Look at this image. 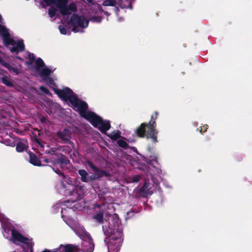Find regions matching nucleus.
<instances>
[{
    "label": "nucleus",
    "instance_id": "38",
    "mask_svg": "<svg viewBox=\"0 0 252 252\" xmlns=\"http://www.w3.org/2000/svg\"><path fill=\"white\" fill-rule=\"evenodd\" d=\"M43 80H44L45 81H46L47 82V83L50 86L56 85L54 80L52 78L50 77L49 76L46 78V79H43Z\"/></svg>",
    "mask_w": 252,
    "mask_h": 252
},
{
    "label": "nucleus",
    "instance_id": "14",
    "mask_svg": "<svg viewBox=\"0 0 252 252\" xmlns=\"http://www.w3.org/2000/svg\"><path fill=\"white\" fill-rule=\"evenodd\" d=\"M147 150L148 152L147 158H145L144 160L150 165L156 167L159 164L157 155L155 154L152 153V148L151 147H148Z\"/></svg>",
    "mask_w": 252,
    "mask_h": 252
},
{
    "label": "nucleus",
    "instance_id": "47",
    "mask_svg": "<svg viewBox=\"0 0 252 252\" xmlns=\"http://www.w3.org/2000/svg\"><path fill=\"white\" fill-rule=\"evenodd\" d=\"M51 252H63L62 249H61V245L59 248L52 250Z\"/></svg>",
    "mask_w": 252,
    "mask_h": 252
},
{
    "label": "nucleus",
    "instance_id": "41",
    "mask_svg": "<svg viewBox=\"0 0 252 252\" xmlns=\"http://www.w3.org/2000/svg\"><path fill=\"white\" fill-rule=\"evenodd\" d=\"M67 7L71 12V11L75 12L77 10L76 5L74 2L69 3Z\"/></svg>",
    "mask_w": 252,
    "mask_h": 252
},
{
    "label": "nucleus",
    "instance_id": "27",
    "mask_svg": "<svg viewBox=\"0 0 252 252\" xmlns=\"http://www.w3.org/2000/svg\"><path fill=\"white\" fill-rule=\"evenodd\" d=\"M28 146L26 142H18L16 144V149L18 152H22L26 149H27Z\"/></svg>",
    "mask_w": 252,
    "mask_h": 252
},
{
    "label": "nucleus",
    "instance_id": "22",
    "mask_svg": "<svg viewBox=\"0 0 252 252\" xmlns=\"http://www.w3.org/2000/svg\"><path fill=\"white\" fill-rule=\"evenodd\" d=\"M117 144L118 145L124 149H128L130 148L132 149L134 152H137V150L136 147H130L128 145L127 142L122 139H118L117 141Z\"/></svg>",
    "mask_w": 252,
    "mask_h": 252
},
{
    "label": "nucleus",
    "instance_id": "13",
    "mask_svg": "<svg viewBox=\"0 0 252 252\" xmlns=\"http://www.w3.org/2000/svg\"><path fill=\"white\" fill-rule=\"evenodd\" d=\"M86 164L88 165L92 170L95 172V175L97 179L103 176L109 177L110 174L108 172L104 170H102L96 167L95 164L90 160H87L86 161Z\"/></svg>",
    "mask_w": 252,
    "mask_h": 252
},
{
    "label": "nucleus",
    "instance_id": "54",
    "mask_svg": "<svg viewBox=\"0 0 252 252\" xmlns=\"http://www.w3.org/2000/svg\"><path fill=\"white\" fill-rule=\"evenodd\" d=\"M41 122H44V119H41Z\"/></svg>",
    "mask_w": 252,
    "mask_h": 252
},
{
    "label": "nucleus",
    "instance_id": "10",
    "mask_svg": "<svg viewBox=\"0 0 252 252\" xmlns=\"http://www.w3.org/2000/svg\"><path fill=\"white\" fill-rule=\"evenodd\" d=\"M117 224L113 226L105 225L102 226L103 232L107 237L106 238H112L116 236L117 233H122V230L119 226V220H117Z\"/></svg>",
    "mask_w": 252,
    "mask_h": 252
},
{
    "label": "nucleus",
    "instance_id": "24",
    "mask_svg": "<svg viewBox=\"0 0 252 252\" xmlns=\"http://www.w3.org/2000/svg\"><path fill=\"white\" fill-rule=\"evenodd\" d=\"M2 84L8 87H14V84L12 80L6 76H4L1 78Z\"/></svg>",
    "mask_w": 252,
    "mask_h": 252
},
{
    "label": "nucleus",
    "instance_id": "9",
    "mask_svg": "<svg viewBox=\"0 0 252 252\" xmlns=\"http://www.w3.org/2000/svg\"><path fill=\"white\" fill-rule=\"evenodd\" d=\"M55 93L60 97L62 99L65 101H69L71 103V100L73 97H75L76 95L74 94L73 91L69 88H65L64 89H54Z\"/></svg>",
    "mask_w": 252,
    "mask_h": 252
},
{
    "label": "nucleus",
    "instance_id": "19",
    "mask_svg": "<svg viewBox=\"0 0 252 252\" xmlns=\"http://www.w3.org/2000/svg\"><path fill=\"white\" fill-rule=\"evenodd\" d=\"M61 249L63 252H81L80 248L79 245H75L73 244H61Z\"/></svg>",
    "mask_w": 252,
    "mask_h": 252
},
{
    "label": "nucleus",
    "instance_id": "48",
    "mask_svg": "<svg viewBox=\"0 0 252 252\" xmlns=\"http://www.w3.org/2000/svg\"><path fill=\"white\" fill-rule=\"evenodd\" d=\"M98 9H99V10L100 11L103 12L106 15H107V16H109L110 15V14L107 11H103V10L102 9L101 6L100 5H99Z\"/></svg>",
    "mask_w": 252,
    "mask_h": 252
},
{
    "label": "nucleus",
    "instance_id": "6",
    "mask_svg": "<svg viewBox=\"0 0 252 252\" xmlns=\"http://www.w3.org/2000/svg\"><path fill=\"white\" fill-rule=\"evenodd\" d=\"M71 104L74 109L76 108L78 111L80 116L85 118L88 113V105L86 102L79 99L76 95L71 100Z\"/></svg>",
    "mask_w": 252,
    "mask_h": 252
},
{
    "label": "nucleus",
    "instance_id": "8",
    "mask_svg": "<svg viewBox=\"0 0 252 252\" xmlns=\"http://www.w3.org/2000/svg\"><path fill=\"white\" fill-rule=\"evenodd\" d=\"M9 240L11 241L13 243L16 244L17 242L26 244L28 246L32 248L33 244L30 240L27 238L23 236L16 229H13L12 231V236H11Z\"/></svg>",
    "mask_w": 252,
    "mask_h": 252
},
{
    "label": "nucleus",
    "instance_id": "43",
    "mask_svg": "<svg viewBox=\"0 0 252 252\" xmlns=\"http://www.w3.org/2000/svg\"><path fill=\"white\" fill-rule=\"evenodd\" d=\"M59 30L60 31V32L62 34H66L67 33V31L65 28L63 26V25H60L59 26Z\"/></svg>",
    "mask_w": 252,
    "mask_h": 252
},
{
    "label": "nucleus",
    "instance_id": "36",
    "mask_svg": "<svg viewBox=\"0 0 252 252\" xmlns=\"http://www.w3.org/2000/svg\"><path fill=\"white\" fill-rule=\"evenodd\" d=\"M62 0H44V2L47 5H50L52 4H56L57 6V3L60 2Z\"/></svg>",
    "mask_w": 252,
    "mask_h": 252
},
{
    "label": "nucleus",
    "instance_id": "35",
    "mask_svg": "<svg viewBox=\"0 0 252 252\" xmlns=\"http://www.w3.org/2000/svg\"><path fill=\"white\" fill-rule=\"evenodd\" d=\"M56 12L57 9L53 7H51L48 9V14L51 18L55 16Z\"/></svg>",
    "mask_w": 252,
    "mask_h": 252
},
{
    "label": "nucleus",
    "instance_id": "52",
    "mask_svg": "<svg viewBox=\"0 0 252 252\" xmlns=\"http://www.w3.org/2000/svg\"><path fill=\"white\" fill-rule=\"evenodd\" d=\"M16 58L19 60H22V59L19 56H16Z\"/></svg>",
    "mask_w": 252,
    "mask_h": 252
},
{
    "label": "nucleus",
    "instance_id": "50",
    "mask_svg": "<svg viewBox=\"0 0 252 252\" xmlns=\"http://www.w3.org/2000/svg\"><path fill=\"white\" fill-rule=\"evenodd\" d=\"M43 160L44 162H45L46 163H49L50 162V159H48L47 158H46L45 157H43Z\"/></svg>",
    "mask_w": 252,
    "mask_h": 252
},
{
    "label": "nucleus",
    "instance_id": "56",
    "mask_svg": "<svg viewBox=\"0 0 252 252\" xmlns=\"http://www.w3.org/2000/svg\"><path fill=\"white\" fill-rule=\"evenodd\" d=\"M2 138L0 136V141L1 140Z\"/></svg>",
    "mask_w": 252,
    "mask_h": 252
},
{
    "label": "nucleus",
    "instance_id": "44",
    "mask_svg": "<svg viewBox=\"0 0 252 252\" xmlns=\"http://www.w3.org/2000/svg\"><path fill=\"white\" fill-rule=\"evenodd\" d=\"M141 179V176L139 175H136L135 176H134L132 179V182L133 183H137L140 181V179Z\"/></svg>",
    "mask_w": 252,
    "mask_h": 252
},
{
    "label": "nucleus",
    "instance_id": "46",
    "mask_svg": "<svg viewBox=\"0 0 252 252\" xmlns=\"http://www.w3.org/2000/svg\"><path fill=\"white\" fill-rule=\"evenodd\" d=\"M92 20L94 21L97 22L98 23H100L101 21L102 18L101 17L98 16H94L93 17Z\"/></svg>",
    "mask_w": 252,
    "mask_h": 252
},
{
    "label": "nucleus",
    "instance_id": "3",
    "mask_svg": "<svg viewBox=\"0 0 252 252\" xmlns=\"http://www.w3.org/2000/svg\"><path fill=\"white\" fill-rule=\"evenodd\" d=\"M104 241L107 244L108 252H118L123 241V233H117L115 237L105 238Z\"/></svg>",
    "mask_w": 252,
    "mask_h": 252
},
{
    "label": "nucleus",
    "instance_id": "51",
    "mask_svg": "<svg viewBox=\"0 0 252 252\" xmlns=\"http://www.w3.org/2000/svg\"><path fill=\"white\" fill-rule=\"evenodd\" d=\"M42 252H51V251L50 250H49L45 249V250H44Z\"/></svg>",
    "mask_w": 252,
    "mask_h": 252
},
{
    "label": "nucleus",
    "instance_id": "29",
    "mask_svg": "<svg viewBox=\"0 0 252 252\" xmlns=\"http://www.w3.org/2000/svg\"><path fill=\"white\" fill-rule=\"evenodd\" d=\"M93 219L95 220L98 223H102L103 222V213L100 212L96 213L93 216Z\"/></svg>",
    "mask_w": 252,
    "mask_h": 252
},
{
    "label": "nucleus",
    "instance_id": "40",
    "mask_svg": "<svg viewBox=\"0 0 252 252\" xmlns=\"http://www.w3.org/2000/svg\"><path fill=\"white\" fill-rule=\"evenodd\" d=\"M96 180H97V178L94 173L90 175H88V177H87V183L94 182Z\"/></svg>",
    "mask_w": 252,
    "mask_h": 252
},
{
    "label": "nucleus",
    "instance_id": "23",
    "mask_svg": "<svg viewBox=\"0 0 252 252\" xmlns=\"http://www.w3.org/2000/svg\"><path fill=\"white\" fill-rule=\"evenodd\" d=\"M110 127L111 125L109 121H103L102 120V122H101V124H100L99 127L97 128L102 133H104L106 131L108 130L110 128Z\"/></svg>",
    "mask_w": 252,
    "mask_h": 252
},
{
    "label": "nucleus",
    "instance_id": "25",
    "mask_svg": "<svg viewBox=\"0 0 252 252\" xmlns=\"http://www.w3.org/2000/svg\"><path fill=\"white\" fill-rule=\"evenodd\" d=\"M13 229H15L14 227L11 228L8 225H6L3 227V236L6 238L9 239L10 238V234L12 235V231Z\"/></svg>",
    "mask_w": 252,
    "mask_h": 252
},
{
    "label": "nucleus",
    "instance_id": "7",
    "mask_svg": "<svg viewBox=\"0 0 252 252\" xmlns=\"http://www.w3.org/2000/svg\"><path fill=\"white\" fill-rule=\"evenodd\" d=\"M71 104L74 109L76 108L78 111L80 116L85 118L88 113V105L86 102L79 99L76 95L71 100Z\"/></svg>",
    "mask_w": 252,
    "mask_h": 252
},
{
    "label": "nucleus",
    "instance_id": "11",
    "mask_svg": "<svg viewBox=\"0 0 252 252\" xmlns=\"http://www.w3.org/2000/svg\"><path fill=\"white\" fill-rule=\"evenodd\" d=\"M84 119L89 121L93 126L97 128L102 122V119L92 111H88L87 115Z\"/></svg>",
    "mask_w": 252,
    "mask_h": 252
},
{
    "label": "nucleus",
    "instance_id": "16",
    "mask_svg": "<svg viewBox=\"0 0 252 252\" xmlns=\"http://www.w3.org/2000/svg\"><path fill=\"white\" fill-rule=\"evenodd\" d=\"M56 161L58 164L61 165V167L63 169V165H69V169L72 166V164L68 158L64 155L62 153H59L57 158L56 159Z\"/></svg>",
    "mask_w": 252,
    "mask_h": 252
},
{
    "label": "nucleus",
    "instance_id": "39",
    "mask_svg": "<svg viewBox=\"0 0 252 252\" xmlns=\"http://www.w3.org/2000/svg\"><path fill=\"white\" fill-rule=\"evenodd\" d=\"M39 89L43 93H44L45 94H47V95H51V93H50V92L49 91V90L47 88H46L44 86H41L40 87H39Z\"/></svg>",
    "mask_w": 252,
    "mask_h": 252
},
{
    "label": "nucleus",
    "instance_id": "1",
    "mask_svg": "<svg viewBox=\"0 0 252 252\" xmlns=\"http://www.w3.org/2000/svg\"><path fill=\"white\" fill-rule=\"evenodd\" d=\"M158 113L155 111L151 116V120L148 123H143L137 127L134 131V134L139 138L150 139L154 143L158 142L157 135L158 131L156 129V120L158 119Z\"/></svg>",
    "mask_w": 252,
    "mask_h": 252
},
{
    "label": "nucleus",
    "instance_id": "15",
    "mask_svg": "<svg viewBox=\"0 0 252 252\" xmlns=\"http://www.w3.org/2000/svg\"><path fill=\"white\" fill-rule=\"evenodd\" d=\"M57 136L61 140L62 143H69L71 137V133L67 128H64L63 130H59L57 132Z\"/></svg>",
    "mask_w": 252,
    "mask_h": 252
},
{
    "label": "nucleus",
    "instance_id": "31",
    "mask_svg": "<svg viewBox=\"0 0 252 252\" xmlns=\"http://www.w3.org/2000/svg\"><path fill=\"white\" fill-rule=\"evenodd\" d=\"M103 6H116V1L115 0H105L102 4Z\"/></svg>",
    "mask_w": 252,
    "mask_h": 252
},
{
    "label": "nucleus",
    "instance_id": "32",
    "mask_svg": "<svg viewBox=\"0 0 252 252\" xmlns=\"http://www.w3.org/2000/svg\"><path fill=\"white\" fill-rule=\"evenodd\" d=\"M83 241H93V239L90 234L87 232H84L82 235Z\"/></svg>",
    "mask_w": 252,
    "mask_h": 252
},
{
    "label": "nucleus",
    "instance_id": "21",
    "mask_svg": "<svg viewBox=\"0 0 252 252\" xmlns=\"http://www.w3.org/2000/svg\"><path fill=\"white\" fill-rule=\"evenodd\" d=\"M30 162L31 164L34 166H40L41 165V161L33 153L30 152Z\"/></svg>",
    "mask_w": 252,
    "mask_h": 252
},
{
    "label": "nucleus",
    "instance_id": "55",
    "mask_svg": "<svg viewBox=\"0 0 252 252\" xmlns=\"http://www.w3.org/2000/svg\"><path fill=\"white\" fill-rule=\"evenodd\" d=\"M153 182L157 184L156 182L154 180H153Z\"/></svg>",
    "mask_w": 252,
    "mask_h": 252
},
{
    "label": "nucleus",
    "instance_id": "45",
    "mask_svg": "<svg viewBox=\"0 0 252 252\" xmlns=\"http://www.w3.org/2000/svg\"><path fill=\"white\" fill-rule=\"evenodd\" d=\"M208 125H204L203 126H201L199 128V132L201 133H203L207 131V129H208Z\"/></svg>",
    "mask_w": 252,
    "mask_h": 252
},
{
    "label": "nucleus",
    "instance_id": "4",
    "mask_svg": "<svg viewBox=\"0 0 252 252\" xmlns=\"http://www.w3.org/2000/svg\"><path fill=\"white\" fill-rule=\"evenodd\" d=\"M68 23L72 26V31L77 32H79L78 27L82 29L87 28L89 24V21L84 16L73 14L71 16Z\"/></svg>",
    "mask_w": 252,
    "mask_h": 252
},
{
    "label": "nucleus",
    "instance_id": "34",
    "mask_svg": "<svg viewBox=\"0 0 252 252\" xmlns=\"http://www.w3.org/2000/svg\"><path fill=\"white\" fill-rule=\"evenodd\" d=\"M35 65L37 67V69H38V67H44L45 63L41 58H38L35 61Z\"/></svg>",
    "mask_w": 252,
    "mask_h": 252
},
{
    "label": "nucleus",
    "instance_id": "42",
    "mask_svg": "<svg viewBox=\"0 0 252 252\" xmlns=\"http://www.w3.org/2000/svg\"><path fill=\"white\" fill-rule=\"evenodd\" d=\"M46 154H49L51 155H58L56 150L55 148H52L49 151H46L45 152Z\"/></svg>",
    "mask_w": 252,
    "mask_h": 252
},
{
    "label": "nucleus",
    "instance_id": "20",
    "mask_svg": "<svg viewBox=\"0 0 252 252\" xmlns=\"http://www.w3.org/2000/svg\"><path fill=\"white\" fill-rule=\"evenodd\" d=\"M0 64L7 68L10 72H13L16 75L18 74L20 72V69L16 67L12 66L10 64L5 62L0 56Z\"/></svg>",
    "mask_w": 252,
    "mask_h": 252
},
{
    "label": "nucleus",
    "instance_id": "12",
    "mask_svg": "<svg viewBox=\"0 0 252 252\" xmlns=\"http://www.w3.org/2000/svg\"><path fill=\"white\" fill-rule=\"evenodd\" d=\"M151 189L150 184L145 182L144 184L140 188L135 191V195L136 197H146L148 195L151 194L152 191L150 190Z\"/></svg>",
    "mask_w": 252,
    "mask_h": 252
},
{
    "label": "nucleus",
    "instance_id": "37",
    "mask_svg": "<svg viewBox=\"0 0 252 252\" xmlns=\"http://www.w3.org/2000/svg\"><path fill=\"white\" fill-rule=\"evenodd\" d=\"M53 171L58 175H61L63 177V179L65 180V179H69V178L66 176H65L63 173L59 169L57 168L55 169L54 168H52Z\"/></svg>",
    "mask_w": 252,
    "mask_h": 252
},
{
    "label": "nucleus",
    "instance_id": "53",
    "mask_svg": "<svg viewBox=\"0 0 252 252\" xmlns=\"http://www.w3.org/2000/svg\"><path fill=\"white\" fill-rule=\"evenodd\" d=\"M1 20H2V16H1V15L0 14V22H1Z\"/></svg>",
    "mask_w": 252,
    "mask_h": 252
},
{
    "label": "nucleus",
    "instance_id": "49",
    "mask_svg": "<svg viewBox=\"0 0 252 252\" xmlns=\"http://www.w3.org/2000/svg\"><path fill=\"white\" fill-rule=\"evenodd\" d=\"M34 141L39 145H40V146H42V144L40 143V140L38 138H37L36 137H35V136H34Z\"/></svg>",
    "mask_w": 252,
    "mask_h": 252
},
{
    "label": "nucleus",
    "instance_id": "28",
    "mask_svg": "<svg viewBox=\"0 0 252 252\" xmlns=\"http://www.w3.org/2000/svg\"><path fill=\"white\" fill-rule=\"evenodd\" d=\"M78 174L81 176V180L83 182L87 183V177L88 173L84 169H80L78 170Z\"/></svg>",
    "mask_w": 252,
    "mask_h": 252
},
{
    "label": "nucleus",
    "instance_id": "30",
    "mask_svg": "<svg viewBox=\"0 0 252 252\" xmlns=\"http://www.w3.org/2000/svg\"><path fill=\"white\" fill-rule=\"evenodd\" d=\"M108 137L113 140H118L121 137V134L119 131H113L109 135Z\"/></svg>",
    "mask_w": 252,
    "mask_h": 252
},
{
    "label": "nucleus",
    "instance_id": "33",
    "mask_svg": "<svg viewBox=\"0 0 252 252\" xmlns=\"http://www.w3.org/2000/svg\"><path fill=\"white\" fill-rule=\"evenodd\" d=\"M29 61L26 62L27 65H32L35 61V57L33 53H29L28 55Z\"/></svg>",
    "mask_w": 252,
    "mask_h": 252
},
{
    "label": "nucleus",
    "instance_id": "5",
    "mask_svg": "<svg viewBox=\"0 0 252 252\" xmlns=\"http://www.w3.org/2000/svg\"><path fill=\"white\" fill-rule=\"evenodd\" d=\"M66 194L70 196L69 202H75L82 198V190L72 184H68L67 186L63 185Z\"/></svg>",
    "mask_w": 252,
    "mask_h": 252
},
{
    "label": "nucleus",
    "instance_id": "2",
    "mask_svg": "<svg viewBox=\"0 0 252 252\" xmlns=\"http://www.w3.org/2000/svg\"><path fill=\"white\" fill-rule=\"evenodd\" d=\"M0 35L2 37L4 46L8 48L10 45L13 46L9 48L10 52L12 53L18 54L20 52L25 50V45L22 39L18 40L17 42L11 37L10 34L4 26L0 24Z\"/></svg>",
    "mask_w": 252,
    "mask_h": 252
},
{
    "label": "nucleus",
    "instance_id": "26",
    "mask_svg": "<svg viewBox=\"0 0 252 252\" xmlns=\"http://www.w3.org/2000/svg\"><path fill=\"white\" fill-rule=\"evenodd\" d=\"M52 71L47 67L43 68L40 72V75L43 79H46V78L49 77Z\"/></svg>",
    "mask_w": 252,
    "mask_h": 252
},
{
    "label": "nucleus",
    "instance_id": "18",
    "mask_svg": "<svg viewBox=\"0 0 252 252\" xmlns=\"http://www.w3.org/2000/svg\"><path fill=\"white\" fill-rule=\"evenodd\" d=\"M80 248L82 252H93L94 250L93 240L83 241Z\"/></svg>",
    "mask_w": 252,
    "mask_h": 252
},
{
    "label": "nucleus",
    "instance_id": "17",
    "mask_svg": "<svg viewBox=\"0 0 252 252\" xmlns=\"http://www.w3.org/2000/svg\"><path fill=\"white\" fill-rule=\"evenodd\" d=\"M68 1L69 0H62L60 2L57 3V7L59 9L61 14L63 15H68L71 14L67 5Z\"/></svg>",
    "mask_w": 252,
    "mask_h": 252
}]
</instances>
